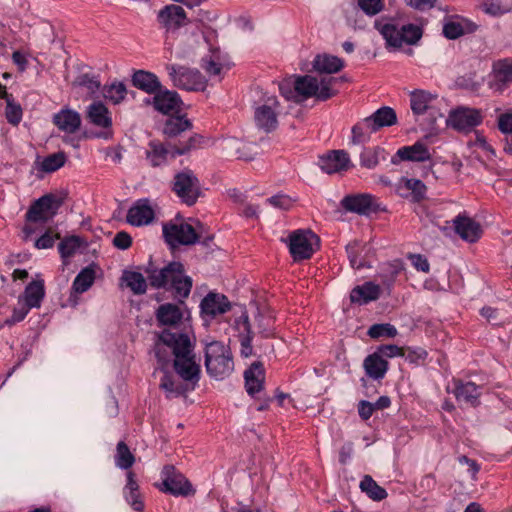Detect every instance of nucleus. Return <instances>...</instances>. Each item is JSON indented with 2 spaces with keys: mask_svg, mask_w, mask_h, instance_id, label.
<instances>
[{
  "mask_svg": "<svg viewBox=\"0 0 512 512\" xmlns=\"http://www.w3.org/2000/svg\"><path fill=\"white\" fill-rule=\"evenodd\" d=\"M172 350L174 355L173 369L178 377L190 382L193 386L200 379V365L196 361L194 345L188 334L163 330L159 335V342L155 345V356L161 363L166 365L169 360L164 355V347Z\"/></svg>",
  "mask_w": 512,
  "mask_h": 512,
  "instance_id": "1",
  "label": "nucleus"
},
{
  "mask_svg": "<svg viewBox=\"0 0 512 512\" xmlns=\"http://www.w3.org/2000/svg\"><path fill=\"white\" fill-rule=\"evenodd\" d=\"M145 273L153 288H164L172 291L174 299L179 303H184V300L190 295L193 284L192 278L185 274V269L181 262H170L161 269L149 263Z\"/></svg>",
  "mask_w": 512,
  "mask_h": 512,
  "instance_id": "2",
  "label": "nucleus"
},
{
  "mask_svg": "<svg viewBox=\"0 0 512 512\" xmlns=\"http://www.w3.org/2000/svg\"><path fill=\"white\" fill-rule=\"evenodd\" d=\"M438 96L428 91L416 89L410 92V107L417 120L425 121L424 129L432 130L438 119L444 117Z\"/></svg>",
  "mask_w": 512,
  "mask_h": 512,
  "instance_id": "3",
  "label": "nucleus"
},
{
  "mask_svg": "<svg viewBox=\"0 0 512 512\" xmlns=\"http://www.w3.org/2000/svg\"><path fill=\"white\" fill-rule=\"evenodd\" d=\"M205 367L207 373L223 380L234 370V361L230 348L220 341H212L205 346Z\"/></svg>",
  "mask_w": 512,
  "mask_h": 512,
  "instance_id": "4",
  "label": "nucleus"
},
{
  "mask_svg": "<svg viewBox=\"0 0 512 512\" xmlns=\"http://www.w3.org/2000/svg\"><path fill=\"white\" fill-rule=\"evenodd\" d=\"M397 115L394 109L388 106L381 107L371 116L364 118L352 127V143H363L369 134L378 131L382 127L396 124Z\"/></svg>",
  "mask_w": 512,
  "mask_h": 512,
  "instance_id": "5",
  "label": "nucleus"
},
{
  "mask_svg": "<svg viewBox=\"0 0 512 512\" xmlns=\"http://www.w3.org/2000/svg\"><path fill=\"white\" fill-rule=\"evenodd\" d=\"M337 82L335 77H322L318 80L310 75L298 76L294 82L295 91L304 98L315 97L326 101L336 95L332 86Z\"/></svg>",
  "mask_w": 512,
  "mask_h": 512,
  "instance_id": "6",
  "label": "nucleus"
},
{
  "mask_svg": "<svg viewBox=\"0 0 512 512\" xmlns=\"http://www.w3.org/2000/svg\"><path fill=\"white\" fill-rule=\"evenodd\" d=\"M171 189L188 206L194 205L201 195L200 181L188 168L174 175Z\"/></svg>",
  "mask_w": 512,
  "mask_h": 512,
  "instance_id": "7",
  "label": "nucleus"
},
{
  "mask_svg": "<svg viewBox=\"0 0 512 512\" xmlns=\"http://www.w3.org/2000/svg\"><path fill=\"white\" fill-rule=\"evenodd\" d=\"M166 70L173 85L179 89L203 91L206 88L207 80L197 69L170 64L166 66Z\"/></svg>",
  "mask_w": 512,
  "mask_h": 512,
  "instance_id": "8",
  "label": "nucleus"
},
{
  "mask_svg": "<svg viewBox=\"0 0 512 512\" xmlns=\"http://www.w3.org/2000/svg\"><path fill=\"white\" fill-rule=\"evenodd\" d=\"M319 238L310 230H297L289 235V252L294 261L309 259L316 251Z\"/></svg>",
  "mask_w": 512,
  "mask_h": 512,
  "instance_id": "9",
  "label": "nucleus"
},
{
  "mask_svg": "<svg viewBox=\"0 0 512 512\" xmlns=\"http://www.w3.org/2000/svg\"><path fill=\"white\" fill-rule=\"evenodd\" d=\"M64 203V197L45 194L37 199L28 209L26 219L31 222H46L55 216Z\"/></svg>",
  "mask_w": 512,
  "mask_h": 512,
  "instance_id": "10",
  "label": "nucleus"
},
{
  "mask_svg": "<svg viewBox=\"0 0 512 512\" xmlns=\"http://www.w3.org/2000/svg\"><path fill=\"white\" fill-rule=\"evenodd\" d=\"M161 475L162 485L160 486V490L162 492L184 497L194 494L195 491L191 483L183 474L177 472L174 466H164Z\"/></svg>",
  "mask_w": 512,
  "mask_h": 512,
  "instance_id": "11",
  "label": "nucleus"
},
{
  "mask_svg": "<svg viewBox=\"0 0 512 512\" xmlns=\"http://www.w3.org/2000/svg\"><path fill=\"white\" fill-rule=\"evenodd\" d=\"M163 236L171 247L192 245L199 240V235L194 227L185 222L164 224Z\"/></svg>",
  "mask_w": 512,
  "mask_h": 512,
  "instance_id": "12",
  "label": "nucleus"
},
{
  "mask_svg": "<svg viewBox=\"0 0 512 512\" xmlns=\"http://www.w3.org/2000/svg\"><path fill=\"white\" fill-rule=\"evenodd\" d=\"M280 104L276 97H268L265 102L255 109L254 120L259 129L271 132L278 126Z\"/></svg>",
  "mask_w": 512,
  "mask_h": 512,
  "instance_id": "13",
  "label": "nucleus"
},
{
  "mask_svg": "<svg viewBox=\"0 0 512 512\" xmlns=\"http://www.w3.org/2000/svg\"><path fill=\"white\" fill-rule=\"evenodd\" d=\"M341 205L346 211L366 216L385 210L374 196L366 193L347 195L342 199Z\"/></svg>",
  "mask_w": 512,
  "mask_h": 512,
  "instance_id": "14",
  "label": "nucleus"
},
{
  "mask_svg": "<svg viewBox=\"0 0 512 512\" xmlns=\"http://www.w3.org/2000/svg\"><path fill=\"white\" fill-rule=\"evenodd\" d=\"M158 22L167 33L174 34L189 22L183 7L170 4L162 8L158 13Z\"/></svg>",
  "mask_w": 512,
  "mask_h": 512,
  "instance_id": "15",
  "label": "nucleus"
},
{
  "mask_svg": "<svg viewBox=\"0 0 512 512\" xmlns=\"http://www.w3.org/2000/svg\"><path fill=\"white\" fill-rule=\"evenodd\" d=\"M482 121L480 112L476 109L460 107L451 111L447 125L458 131H470L475 126L479 125Z\"/></svg>",
  "mask_w": 512,
  "mask_h": 512,
  "instance_id": "16",
  "label": "nucleus"
},
{
  "mask_svg": "<svg viewBox=\"0 0 512 512\" xmlns=\"http://www.w3.org/2000/svg\"><path fill=\"white\" fill-rule=\"evenodd\" d=\"M222 149L226 155L243 161H252L258 155L255 144L233 137L222 142Z\"/></svg>",
  "mask_w": 512,
  "mask_h": 512,
  "instance_id": "17",
  "label": "nucleus"
},
{
  "mask_svg": "<svg viewBox=\"0 0 512 512\" xmlns=\"http://www.w3.org/2000/svg\"><path fill=\"white\" fill-rule=\"evenodd\" d=\"M321 170L327 174L347 171L351 167L349 155L344 150H332L319 158Z\"/></svg>",
  "mask_w": 512,
  "mask_h": 512,
  "instance_id": "18",
  "label": "nucleus"
},
{
  "mask_svg": "<svg viewBox=\"0 0 512 512\" xmlns=\"http://www.w3.org/2000/svg\"><path fill=\"white\" fill-rule=\"evenodd\" d=\"M453 387H447V392L452 393L458 402H463L471 406L479 404L481 395L480 387L473 382H463L460 379H453Z\"/></svg>",
  "mask_w": 512,
  "mask_h": 512,
  "instance_id": "19",
  "label": "nucleus"
},
{
  "mask_svg": "<svg viewBox=\"0 0 512 512\" xmlns=\"http://www.w3.org/2000/svg\"><path fill=\"white\" fill-rule=\"evenodd\" d=\"M154 218L155 212L148 199L137 200L126 215V221L136 227L149 225Z\"/></svg>",
  "mask_w": 512,
  "mask_h": 512,
  "instance_id": "20",
  "label": "nucleus"
},
{
  "mask_svg": "<svg viewBox=\"0 0 512 512\" xmlns=\"http://www.w3.org/2000/svg\"><path fill=\"white\" fill-rule=\"evenodd\" d=\"M427 187L419 179L402 177L396 185V193L415 203H419L426 198Z\"/></svg>",
  "mask_w": 512,
  "mask_h": 512,
  "instance_id": "21",
  "label": "nucleus"
},
{
  "mask_svg": "<svg viewBox=\"0 0 512 512\" xmlns=\"http://www.w3.org/2000/svg\"><path fill=\"white\" fill-rule=\"evenodd\" d=\"M453 224L456 234L466 242L475 243L482 236L483 229L480 223L468 216L458 215Z\"/></svg>",
  "mask_w": 512,
  "mask_h": 512,
  "instance_id": "22",
  "label": "nucleus"
},
{
  "mask_svg": "<svg viewBox=\"0 0 512 512\" xmlns=\"http://www.w3.org/2000/svg\"><path fill=\"white\" fill-rule=\"evenodd\" d=\"M200 308L204 317L214 318L229 311L231 304L225 295L210 292L201 301Z\"/></svg>",
  "mask_w": 512,
  "mask_h": 512,
  "instance_id": "23",
  "label": "nucleus"
},
{
  "mask_svg": "<svg viewBox=\"0 0 512 512\" xmlns=\"http://www.w3.org/2000/svg\"><path fill=\"white\" fill-rule=\"evenodd\" d=\"M163 376L161 378L159 387L164 391L166 398H177L185 395L189 390H193L194 386H189L190 382L180 381L176 376L165 370L164 366L161 367Z\"/></svg>",
  "mask_w": 512,
  "mask_h": 512,
  "instance_id": "24",
  "label": "nucleus"
},
{
  "mask_svg": "<svg viewBox=\"0 0 512 512\" xmlns=\"http://www.w3.org/2000/svg\"><path fill=\"white\" fill-rule=\"evenodd\" d=\"M494 81L491 88L502 93L505 88L512 83V59H500L495 61L492 66Z\"/></svg>",
  "mask_w": 512,
  "mask_h": 512,
  "instance_id": "25",
  "label": "nucleus"
},
{
  "mask_svg": "<svg viewBox=\"0 0 512 512\" xmlns=\"http://www.w3.org/2000/svg\"><path fill=\"white\" fill-rule=\"evenodd\" d=\"M181 104V98L175 91L160 89L153 98L154 108L163 114L177 112Z\"/></svg>",
  "mask_w": 512,
  "mask_h": 512,
  "instance_id": "26",
  "label": "nucleus"
},
{
  "mask_svg": "<svg viewBox=\"0 0 512 512\" xmlns=\"http://www.w3.org/2000/svg\"><path fill=\"white\" fill-rule=\"evenodd\" d=\"M53 124L61 131L73 134L81 126L80 114L72 109H62L53 116Z\"/></svg>",
  "mask_w": 512,
  "mask_h": 512,
  "instance_id": "27",
  "label": "nucleus"
},
{
  "mask_svg": "<svg viewBox=\"0 0 512 512\" xmlns=\"http://www.w3.org/2000/svg\"><path fill=\"white\" fill-rule=\"evenodd\" d=\"M264 378L265 372L262 363H253L244 372L245 387L247 393L253 396L254 394L260 392L263 388Z\"/></svg>",
  "mask_w": 512,
  "mask_h": 512,
  "instance_id": "28",
  "label": "nucleus"
},
{
  "mask_svg": "<svg viewBox=\"0 0 512 512\" xmlns=\"http://www.w3.org/2000/svg\"><path fill=\"white\" fill-rule=\"evenodd\" d=\"M132 84L134 87L148 93L156 94L161 89V83L158 77L149 71L138 70L132 76Z\"/></svg>",
  "mask_w": 512,
  "mask_h": 512,
  "instance_id": "29",
  "label": "nucleus"
},
{
  "mask_svg": "<svg viewBox=\"0 0 512 512\" xmlns=\"http://www.w3.org/2000/svg\"><path fill=\"white\" fill-rule=\"evenodd\" d=\"M380 287L373 282H366L363 285L356 286L351 290L350 300L352 303L360 305L375 301L380 297Z\"/></svg>",
  "mask_w": 512,
  "mask_h": 512,
  "instance_id": "30",
  "label": "nucleus"
},
{
  "mask_svg": "<svg viewBox=\"0 0 512 512\" xmlns=\"http://www.w3.org/2000/svg\"><path fill=\"white\" fill-rule=\"evenodd\" d=\"M126 476L127 483L123 489L124 497L135 511L141 512L144 509V503L141 499L136 475L133 471H128Z\"/></svg>",
  "mask_w": 512,
  "mask_h": 512,
  "instance_id": "31",
  "label": "nucleus"
},
{
  "mask_svg": "<svg viewBox=\"0 0 512 512\" xmlns=\"http://www.w3.org/2000/svg\"><path fill=\"white\" fill-rule=\"evenodd\" d=\"M183 318V312L177 304L165 303L156 310V319L164 326H176Z\"/></svg>",
  "mask_w": 512,
  "mask_h": 512,
  "instance_id": "32",
  "label": "nucleus"
},
{
  "mask_svg": "<svg viewBox=\"0 0 512 512\" xmlns=\"http://www.w3.org/2000/svg\"><path fill=\"white\" fill-rule=\"evenodd\" d=\"M397 156L403 161L425 162L431 159L428 147L418 141L411 146H404L398 149Z\"/></svg>",
  "mask_w": 512,
  "mask_h": 512,
  "instance_id": "33",
  "label": "nucleus"
},
{
  "mask_svg": "<svg viewBox=\"0 0 512 512\" xmlns=\"http://www.w3.org/2000/svg\"><path fill=\"white\" fill-rule=\"evenodd\" d=\"M367 252V245L360 241L354 240L347 244L346 253L349 259L350 266L353 269H361L364 267H368L366 260Z\"/></svg>",
  "mask_w": 512,
  "mask_h": 512,
  "instance_id": "34",
  "label": "nucleus"
},
{
  "mask_svg": "<svg viewBox=\"0 0 512 512\" xmlns=\"http://www.w3.org/2000/svg\"><path fill=\"white\" fill-rule=\"evenodd\" d=\"M87 118L98 127L109 128L112 125V119L108 108L100 101L93 102L87 108Z\"/></svg>",
  "mask_w": 512,
  "mask_h": 512,
  "instance_id": "35",
  "label": "nucleus"
},
{
  "mask_svg": "<svg viewBox=\"0 0 512 512\" xmlns=\"http://www.w3.org/2000/svg\"><path fill=\"white\" fill-rule=\"evenodd\" d=\"M312 65L318 73L332 74L339 72L344 67V61L337 56L322 54L314 58Z\"/></svg>",
  "mask_w": 512,
  "mask_h": 512,
  "instance_id": "36",
  "label": "nucleus"
},
{
  "mask_svg": "<svg viewBox=\"0 0 512 512\" xmlns=\"http://www.w3.org/2000/svg\"><path fill=\"white\" fill-rule=\"evenodd\" d=\"M364 368L369 377L378 380L385 376L388 370V362L375 351L365 358Z\"/></svg>",
  "mask_w": 512,
  "mask_h": 512,
  "instance_id": "37",
  "label": "nucleus"
},
{
  "mask_svg": "<svg viewBox=\"0 0 512 512\" xmlns=\"http://www.w3.org/2000/svg\"><path fill=\"white\" fill-rule=\"evenodd\" d=\"M375 28L386 40L388 46L399 48L403 45L402 28L390 23L381 24L378 21L375 22Z\"/></svg>",
  "mask_w": 512,
  "mask_h": 512,
  "instance_id": "38",
  "label": "nucleus"
},
{
  "mask_svg": "<svg viewBox=\"0 0 512 512\" xmlns=\"http://www.w3.org/2000/svg\"><path fill=\"white\" fill-rule=\"evenodd\" d=\"M192 123L183 115L168 118L163 127V133L168 137H177L182 132L190 130Z\"/></svg>",
  "mask_w": 512,
  "mask_h": 512,
  "instance_id": "39",
  "label": "nucleus"
},
{
  "mask_svg": "<svg viewBox=\"0 0 512 512\" xmlns=\"http://www.w3.org/2000/svg\"><path fill=\"white\" fill-rule=\"evenodd\" d=\"M44 296L45 290L43 281H32L25 288V305L30 308H39Z\"/></svg>",
  "mask_w": 512,
  "mask_h": 512,
  "instance_id": "40",
  "label": "nucleus"
},
{
  "mask_svg": "<svg viewBox=\"0 0 512 512\" xmlns=\"http://www.w3.org/2000/svg\"><path fill=\"white\" fill-rule=\"evenodd\" d=\"M359 487L363 493L374 501H381L388 495L386 490L379 486L370 475H365L362 478Z\"/></svg>",
  "mask_w": 512,
  "mask_h": 512,
  "instance_id": "41",
  "label": "nucleus"
},
{
  "mask_svg": "<svg viewBox=\"0 0 512 512\" xmlns=\"http://www.w3.org/2000/svg\"><path fill=\"white\" fill-rule=\"evenodd\" d=\"M122 280L126 286L136 295L144 294L147 290V282L144 276L135 271H125Z\"/></svg>",
  "mask_w": 512,
  "mask_h": 512,
  "instance_id": "42",
  "label": "nucleus"
},
{
  "mask_svg": "<svg viewBox=\"0 0 512 512\" xmlns=\"http://www.w3.org/2000/svg\"><path fill=\"white\" fill-rule=\"evenodd\" d=\"M95 280V270L92 266L82 269L73 281L72 288L76 293L87 291Z\"/></svg>",
  "mask_w": 512,
  "mask_h": 512,
  "instance_id": "43",
  "label": "nucleus"
},
{
  "mask_svg": "<svg viewBox=\"0 0 512 512\" xmlns=\"http://www.w3.org/2000/svg\"><path fill=\"white\" fill-rule=\"evenodd\" d=\"M385 151L381 147L365 148L360 155L361 166L367 169L375 168L380 159H385Z\"/></svg>",
  "mask_w": 512,
  "mask_h": 512,
  "instance_id": "44",
  "label": "nucleus"
},
{
  "mask_svg": "<svg viewBox=\"0 0 512 512\" xmlns=\"http://www.w3.org/2000/svg\"><path fill=\"white\" fill-rule=\"evenodd\" d=\"M168 150L160 142L152 141L146 152L147 160L153 167L160 166L166 162Z\"/></svg>",
  "mask_w": 512,
  "mask_h": 512,
  "instance_id": "45",
  "label": "nucleus"
},
{
  "mask_svg": "<svg viewBox=\"0 0 512 512\" xmlns=\"http://www.w3.org/2000/svg\"><path fill=\"white\" fill-rule=\"evenodd\" d=\"M135 462V456L124 441H120L116 447L115 464L120 469L127 470Z\"/></svg>",
  "mask_w": 512,
  "mask_h": 512,
  "instance_id": "46",
  "label": "nucleus"
},
{
  "mask_svg": "<svg viewBox=\"0 0 512 512\" xmlns=\"http://www.w3.org/2000/svg\"><path fill=\"white\" fill-rule=\"evenodd\" d=\"M243 323H242V326H243V331L246 332V334H240V344H241V349H240V354L241 356L247 358L249 356H251L253 354V348H252V332H251V327H250V323H249V319H248V316L247 315H243Z\"/></svg>",
  "mask_w": 512,
  "mask_h": 512,
  "instance_id": "47",
  "label": "nucleus"
},
{
  "mask_svg": "<svg viewBox=\"0 0 512 512\" xmlns=\"http://www.w3.org/2000/svg\"><path fill=\"white\" fill-rule=\"evenodd\" d=\"M66 161V156L63 152L51 154L43 159L39 164V169L46 173L54 172L60 169Z\"/></svg>",
  "mask_w": 512,
  "mask_h": 512,
  "instance_id": "48",
  "label": "nucleus"
},
{
  "mask_svg": "<svg viewBox=\"0 0 512 512\" xmlns=\"http://www.w3.org/2000/svg\"><path fill=\"white\" fill-rule=\"evenodd\" d=\"M367 334L373 339L382 337L393 338L398 334V331L396 327L390 323H379L372 325L368 329Z\"/></svg>",
  "mask_w": 512,
  "mask_h": 512,
  "instance_id": "49",
  "label": "nucleus"
},
{
  "mask_svg": "<svg viewBox=\"0 0 512 512\" xmlns=\"http://www.w3.org/2000/svg\"><path fill=\"white\" fill-rule=\"evenodd\" d=\"M126 93V86L122 82H115L104 88L103 95L114 104H118L125 98Z\"/></svg>",
  "mask_w": 512,
  "mask_h": 512,
  "instance_id": "50",
  "label": "nucleus"
},
{
  "mask_svg": "<svg viewBox=\"0 0 512 512\" xmlns=\"http://www.w3.org/2000/svg\"><path fill=\"white\" fill-rule=\"evenodd\" d=\"M73 86L85 87L90 94H94L100 89L101 83L98 76L85 73L73 81Z\"/></svg>",
  "mask_w": 512,
  "mask_h": 512,
  "instance_id": "51",
  "label": "nucleus"
},
{
  "mask_svg": "<svg viewBox=\"0 0 512 512\" xmlns=\"http://www.w3.org/2000/svg\"><path fill=\"white\" fill-rule=\"evenodd\" d=\"M80 244V238L77 236H70L63 239L58 245L61 258L67 259L74 255L76 250L80 247Z\"/></svg>",
  "mask_w": 512,
  "mask_h": 512,
  "instance_id": "52",
  "label": "nucleus"
},
{
  "mask_svg": "<svg viewBox=\"0 0 512 512\" xmlns=\"http://www.w3.org/2000/svg\"><path fill=\"white\" fill-rule=\"evenodd\" d=\"M485 11L499 16L512 11V0H490L485 3Z\"/></svg>",
  "mask_w": 512,
  "mask_h": 512,
  "instance_id": "53",
  "label": "nucleus"
},
{
  "mask_svg": "<svg viewBox=\"0 0 512 512\" xmlns=\"http://www.w3.org/2000/svg\"><path fill=\"white\" fill-rule=\"evenodd\" d=\"M5 115L7 121L14 126L18 125L22 120V108L20 104L14 101V97L6 100Z\"/></svg>",
  "mask_w": 512,
  "mask_h": 512,
  "instance_id": "54",
  "label": "nucleus"
},
{
  "mask_svg": "<svg viewBox=\"0 0 512 512\" xmlns=\"http://www.w3.org/2000/svg\"><path fill=\"white\" fill-rule=\"evenodd\" d=\"M428 356L425 349L417 347H403L402 357L411 364L420 365L423 364Z\"/></svg>",
  "mask_w": 512,
  "mask_h": 512,
  "instance_id": "55",
  "label": "nucleus"
},
{
  "mask_svg": "<svg viewBox=\"0 0 512 512\" xmlns=\"http://www.w3.org/2000/svg\"><path fill=\"white\" fill-rule=\"evenodd\" d=\"M357 6L367 16H375L382 12L385 7L384 0H357Z\"/></svg>",
  "mask_w": 512,
  "mask_h": 512,
  "instance_id": "56",
  "label": "nucleus"
},
{
  "mask_svg": "<svg viewBox=\"0 0 512 512\" xmlns=\"http://www.w3.org/2000/svg\"><path fill=\"white\" fill-rule=\"evenodd\" d=\"M203 142L204 139L201 135L194 134L188 139L186 143H180L179 145L175 146L174 154L184 155L191 150L201 147Z\"/></svg>",
  "mask_w": 512,
  "mask_h": 512,
  "instance_id": "57",
  "label": "nucleus"
},
{
  "mask_svg": "<svg viewBox=\"0 0 512 512\" xmlns=\"http://www.w3.org/2000/svg\"><path fill=\"white\" fill-rule=\"evenodd\" d=\"M403 43L415 44L422 36L421 29L413 24L403 25L402 27Z\"/></svg>",
  "mask_w": 512,
  "mask_h": 512,
  "instance_id": "58",
  "label": "nucleus"
},
{
  "mask_svg": "<svg viewBox=\"0 0 512 512\" xmlns=\"http://www.w3.org/2000/svg\"><path fill=\"white\" fill-rule=\"evenodd\" d=\"M256 321H257V326L259 328V332L264 337H269L272 335V333H273V325H272L273 318H272V316H270V315L264 316L263 314L258 312Z\"/></svg>",
  "mask_w": 512,
  "mask_h": 512,
  "instance_id": "59",
  "label": "nucleus"
},
{
  "mask_svg": "<svg viewBox=\"0 0 512 512\" xmlns=\"http://www.w3.org/2000/svg\"><path fill=\"white\" fill-rule=\"evenodd\" d=\"M267 203L274 206L275 208L281 209V210H289L292 206L294 201L292 198L288 195L284 194H278L275 196H272L266 200Z\"/></svg>",
  "mask_w": 512,
  "mask_h": 512,
  "instance_id": "60",
  "label": "nucleus"
},
{
  "mask_svg": "<svg viewBox=\"0 0 512 512\" xmlns=\"http://www.w3.org/2000/svg\"><path fill=\"white\" fill-rule=\"evenodd\" d=\"M201 67L210 76H219L222 71V65L216 62L212 56L203 57Z\"/></svg>",
  "mask_w": 512,
  "mask_h": 512,
  "instance_id": "61",
  "label": "nucleus"
},
{
  "mask_svg": "<svg viewBox=\"0 0 512 512\" xmlns=\"http://www.w3.org/2000/svg\"><path fill=\"white\" fill-rule=\"evenodd\" d=\"M443 34L448 39H457L464 34V28L459 22L450 21L444 24Z\"/></svg>",
  "mask_w": 512,
  "mask_h": 512,
  "instance_id": "62",
  "label": "nucleus"
},
{
  "mask_svg": "<svg viewBox=\"0 0 512 512\" xmlns=\"http://www.w3.org/2000/svg\"><path fill=\"white\" fill-rule=\"evenodd\" d=\"M384 359L401 356L403 354V347L394 344L381 345L376 350Z\"/></svg>",
  "mask_w": 512,
  "mask_h": 512,
  "instance_id": "63",
  "label": "nucleus"
},
{
  "mask_svg": "<svg viewBox=\"0 0 512 512\" xmlns=\"http://www.w3.org/2000/svg\"><path fill=\"white\" fill-rule=\"evenodd\" d=\"M113 245L121 250H126L132 245V237L125 231L117 232L113 238Z\"/></svg>",
  "mask_w": 512,
  "mask_h": 512,
  "instance_id": "64",
  "label": "nucleus"
}]
</instances>
